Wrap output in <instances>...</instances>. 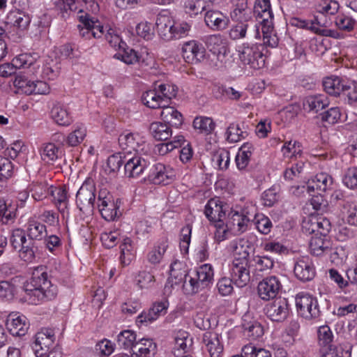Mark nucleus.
<instances>
[{
  "mask_svg": "<svg viewBox=\"0 0 357 357\" xmlns=\"http://www.w3.org/2000/svg\"><path fill=\"white\" fill-rule=\"evenodd\" d=\"M24 292V299L31 304L37 302L51 301L57 295V287L52 284L48 278L46 267L40 266L33 269L31 281L20 287Z\"/></svg>",
  "mask_w": 357,
  "mask_h": 357,
  "instance_id": "1",
  "label": "nucleus"
},
{
  "mask_svg": "<svg viewBox=\"0 0 357 357\" xmlns=\"http://www.w3.org/2000/svg\"><path fill=\"white\" fill-rule=\"evenodd\" d=\"M119 144L123 150L131 153L132 151L137 153L127 160L124 165L125 174L130 178H135L142 174L147 168L149 162L138 154L144 150L145 142L138 133H133L128 130L122 132L119 138Z\"/></svg>",
  "mask_w": 357,
  "mask_h": 357,
  "instance_id": "2",
  "label": "nucleus"
},
{
  "mask_svg": "<svg viewBox=\"0 0 357 357\" xmlns=\"http://www.w3.org/2000/svg\"><path fill=\"white\" fill-rule=\"evenodd\" d=\"M250 252L248 247L238 244L234 249V259L229 268V275L234 284L238 287L246 286L250 280L249 268Z\"/></svg>",
  "mask_w": 357,
  "mask_h": 357,
  "instance_id": "3",
  "label": "nucleus"
},
{
  "mask_svg": "<svg viewBox=\"0 0 357 357\" xmlns=\"http://www.w3.org/2000/svg\"><path fill=\"white\" fill-rule=\"evenodd\" d=\"M10 242L13 248L17 251L21 260L29 264L35 261L38 252V244L26 237L24 229L20 228L14 229L10 236Z\"/></svg>",
  "mask_w": 357,
  "mask_h": 357,
  "instance_id": "4",
  "label": "nucleus"
},
{
  "mask_svg": "<svg viewBox=\"0 0 357 357\" xmlns=\"http://www.w3.org/2000/svg\"><path fill=\"white\" fill-rule=\"evenodd\" d=\"M213 269L211 264H205L198 267L184 281L183 289L185 294L193 295L210 287L213 280Z\"/></svg>",
  "mask_w": 357,
  "mask_h": 357,
  "instance_id": "5",
  "label": "nucleus"
},
{
  "mask_svg": "<svg viewBox=\"0 0 357 357\" xmlns=\"http://www.w3.org/2000/svg\"><path fill=\"white\" fill-rule=\"evenodd\" d=\"M98 195L93 180L86 178L76 194V205L84 214L90 215L97 205Z\"/></svg>",
  "mask_w": 357,
  "mask_h": 357,
  "instance_id": "6",
  "label": "nucleus"
},
{
  "mask_svg": "<svg viewBox=\"0 0 357 357\" xmlns=\"http://www.w3.org/2000/svg\"><path fill=\"white\" fill-rule=\"evenodd\" d=\"M121 199H116L114 202L113 196L107 189L99 190L96 206L102 217L107 221H113L121 215Z\"/></svg>",
  "mask_w": 357,
  "mask_h": 357,
  "instance_id": "7",
  "label": "nucleus"
},
{
  "mask_svg": "<svg viewBox=\"0 0 357 357\" xmlns=\"http://www.w3.org/2000/svg\"><path fill=\"white\" fill-rule=\"evenodd\" d=\"M263 50L262 45H250L248 43H243L238 50L240 60L245 65H249L254 69L261 68L265 64Z\"/></svg>",
  "mask_w": 357,
  "mask_h": 357,
  "instance_id": "8",
  "label": "nucleus"
},
{
  "mask_svg": "<svg viewBox=\"0 0 357 357\" xmlns=\"http://www.w3.org/2000/svg\"><path fill=\"white\" fill-rule=\"evenodd\" d=\"M296 307L298 314L305 319H317L321 315L317 299L309 294H297Z\"/></svg>",
  "mask_w": 357,
  "mask_h": 357,
  "instance_id": "9",
  "label": "nucleus"
},
{
  "mask_svg": "<svg viewBox=\"0 0 357 357\" xmlns=\"http://www.w3.org/2000/svg\"><path fill=\"white\" fill-rule=\"evenodd\" d=\"M78 15L79 24L77 25L79 36L84 39L100 38L105 33L102 25L98 20H94L88 13H84L82 10L79 11Z\"/></svg>",
  "mask_w": 357,
  "mask_h": 357,
  "instance_id": "10",
  "label": "nucleus"
},
{
  "mask_svg": "<svg viewBox=\"0 0 357 357\" xmlns=\"http://www.w3.org/2000/svg\"><path fill=\"white\" fill-rule=\"evenodd\" d=\"M264 310L272 321L282 322L289 314L290 306L287 298L278 297L266 304Z\"/></svg>",
  "mask_w": 357,
  "mask_h": 357,
  "instance_id": "11",
  "label": "nucleus"
},
{
  "mask_svg": "<svg viewBox=\"0 0 357 357\" xmlns=\"http://www.w3.org/2000/svg\"><path fill=\"white\" fill-rule=\"evenodd\" d=\"M256 15L261 25L264 44L271 47H276L278 44V38L274 31V16L272 10L256 13Z\"/></svg>",
  "mask_w": 357,
  "mask_h": 357,
  "instance_id": "12",
  "label": "nucleus"
},
{
  "mask_svg": "<svg viewBox=\"0 0 357 357\" xmlns=\"http://www.w3.org/2000/svg\"><path fill=\"white\" fill-rule=\"evenodd\" d=\"M55 341L54 330L51 328H43L35 335V340L32 344V349L36 357H43L47 352L52 351Z\"/></svg>",
  "mask_w": 357,
  "mask_h": 357,
  "instance_id": "13",
  "label": "nucleus"
},
{
  "mask_svg": "<svg viewBox=\"0 0 357 357\" xmlns=\"http://www.w3.org/2000/svg\"><path fill=\"white\" fill-rule=\"evenodd\" d=\"M282 287L280 280L278 277L275 275L268 276L259 282L257 293L260 298L264 301L275 299L282 289Z\"/></svg>",
  "mask_w": 357,
  "mask_h": 357,
  "instance_id": "14",
  "label": "nucleus"
},
{
  "mask_svg": "<svg viewBox=\"0 0 357 357\" xmlns=\"http://www.w3.org/2000/svg\"><path fill=\"white\" fill-rule=\"evenodd\" d=\"M175 176V171L170 166L156 163L151 168L148 178L155 185H167L174 180Z\"/></svg>",
  "mask_w": 357,
  "mask_h": 357,
  "instance_id": "15",
  "label": "nucleus"
},
{
  "mask_svg": "<svg viewBox=\"0 0 357 357\" xmlns=\"http://www.w3.org/2000/svg\"><path fill=\"white\" fill-rule=\"evenodd\" d=\"M205 55L204 47L196 40L186 42L183 45L182 56L188 63H197L205 58Z\"/></svg>",
  "mask_w": 357,
  "mask_h": 357,
  "instance_id": "16",
  "label": "nucleus"
},
{
  "mask_svg": "<svg viewBox=\"0 0 357 357\" xmlns=\"http://www.w3.org/2000/svg\"><path fill=\"white\" fill-rule=\"evenodd\" d=\"M204 22L213 31H222L228 27L229 19L222 12L208 7L204 14Z\"/></svg>",
  "mask_w": 357,
  "mask_h": 357,
  "instance_id": "17",
  "label": "nucleus"
},
{
  "mask_svg": "<svg viewBox=\"0 0 357 357\" xmlns=\"http://www.w3.org/2000/svg\"><path fill=\"white\" fill-rule=\"evenodd\" d=\"M202 342L211 357H221L224 347L220 334L213 331H206L202 335Z\"/></svg>",
  "mask_w": 357,
  "mask_h": 357,
  "instance_id": "18",
  "label": "nucleus"
},
{
  "mask_svg": "<svg viewBox=\"0 0 357 357\" xmlns=\"http://www.w3.org/2000/svg\"><path fill=\"white\" fill-rule=\"evenodd\" d=\"M226 204H224L218 198L210 199L205 206L204 214L211 222L224 221L226 216Z\"/></svg>",
  "mask_w": 357,
  "mask_h": 357,
  "instance_id": "19",
  "label": "nucleus"
},
{
  "mask_svg": "<svg viewBox=\"0 0 357 357\" xmlns=\"http://www.w3.org/2000/svg\"><path fill=\"white\" fill-rule=\"evenodd\" d=\"M232 10L230 17L232 21L250 22L253 15L252 8L248 6V0H231Z\"/></svg>",
  "mask_w": 357,
  "mask_h": 357,
  "instance_id": "20",
  "label": "nucleus"
},
{
  "mask_svg": "<svg viewBox=\"0 0 357 357\" xmlns=\"http://www.w3.org/2000/svg\"><path fill=\"white\" fill-rule=\"evenodd\" d=\"M169 303L167 300L155 302L148 311L142 312L137 318V322L140 324L151 323L160 316L167 313Z\"/></svg>",
  "mask_w": 357,
  "mask_h": 357,
  "instance_id": "21",
  "label": "nucleus"
},
{
  "mask_svg": "<svg viewBox=\"0 0 357 357\" xmlns=\"http://www.w3.org/2000/svg\"><path fill=\"white\" fill-rule=\"evenodd\" d=\"M294 272L295 276L303 282L310 281L315 276L314 267L307 257H302L296 261Z\"/></svg>",
  "mask_w": 357,
  "mask_h": 357,
  "instance_id": "22",
  "label": "nucleus"
},
{
  "mask_svg": "<svg viewBox=\"0 0 357 357\" xmlns=\"http://www.w3.org/2000/svg\"><path fill=\"white\" fill-rule=\"evenodd\" d=\"M249 268L256 277H261L264 273L271 270L274 266V261L267 256H254L249 259Z\"/></svg>",
  "mask_w": 357,
  "mask_h": 357,
  "instance_id": "23",
  "label": "nucleus"
},
{
  "mask_svg": "<svg viewBox=\"0 0 357 357\" xmlns=\"http://www.w3.org/2000/svg\"><path fill=\"white\" fill-rule=\"evenodd\" d=\"M332 184L333 178L325 172H321L317 174L312 181H308L306 185L303 186V188H306L309 194L315 190L317 192H324L331 187Z\"/></svg>",
  "mask_w": 357,
  "mask_h": 357,
  "instance_id": "24",
  "label": "nucleus"
},
{
  "mask_svg": "<svg viewBox=\"0 0 357 357\" xmlns=\"http://www.w3.org/2000/svg\"><path fill=\"white\" fill-rule=\"evenodd\" d=\"M331 228V225L329 220L325 218L310 219L304 220L303 223V229H305L307 233L313 234L317 232L320 236H327Z\"/></svg>",
  "mask_w": 357,
  "mask_h": 357,
  "instance_id": "25",
  "label": "nucleus"
},
{
  "mask_svg": "<svg viewBox=\"0 0 357 357\" xmlns=\"http://www.w3.org/2000/svg\"><path fill=\"white\" fill-rule=\"evenodd\" d=\"M7 326L10 333L13 336H24L29 328V323L24 315H10Z\"/></svg>",
  "mask_w": 357,
  "mask_h": 357,
  "instance_id": "26",
  "label": "nucleus"
},
{
  "mask_svg": "<svg viewBox=\"0 0 357 357\" xmlns=\"http://www.w3.org/2000/svg\"><path fill=\"white\" fill-rule=\"evenodd\" d=\"M205 43L208 50L214 54H217L218 59L220 57L225 56L228 50L227 41L220 34H213L207 36Z\"/></svg>",
  "mask_w": 357,
  "mask_h": 357,
  "instance_id": "27",
  "label": "nucleus"
},
{
  "mask_svg": "<svg viewBox=\"0 0 357 357\" xmlns=\"http://www.w3.org/2000/svg\"><path fill=\"white\" fill-rule=\"evenodd\" d=\"M50 114L53 121L60 126H68L73 122L68 107L63 104L56 103L54 105Z\"/></svg>",
  "mask_w": 357,
  "mask_h": 357,
  "instance_id": "28",
  "label": "nucleus"
},
{
  "mask_svg": "<svg viewBox=\"0 0 357 357\" xmlns=\"http://www.w3.org/2000/svg\"><path fill=\"white\" fill-rule=\"evenodd\" d=\"M310 253L315 256H321L332 251V243L326 236H312L309 245Z\"/></svg>",
  "mask_w": 357,
  "mask_h": 357,
  "instance_id": "29",
  "label": "nucleus"
},
{
  "mask_svg": "<svg viewBox=\"0 0 357 357\" xmlns=\"http://www.w3.org/2000/svg\"><path fill=\"white\" fill-rule=\"evenodd\" d=\"M160 116L163 121L171 127L179 128L183 123V117L180 112L174 107L164 104Z\"/></svg>",
  "mask_w": 357,
  "mask_h": 357,
  "instance_id": "30",
  "label": "nucleus"
},
{
  "mask_svg": "<svg viewBox=\"0 0 357 357\" xmlns=\"http://www.w3.org/2000/svg\"><path fill=\"white\" fill-rule=\"evenodd\" d=\"M185 266L180 261H176L172 263L170 266V276L168 282L171 286L184 284V281H188L189 276Z\"/></svg>",
  "mask_w": 357,
  "mask_h": 357,
  "instance_id": "31",
  "label": "nucleus"
},
{
  "mask_svg": "<svg viewBox=\"0 0 357 357\" xmlns=\"http://www.w3.org/2000/svg\"><path fill=\"white\" fill-rule=\"evenodd\" d=\"M347 82L337 76H331L325 78L323 81L324 91L334 96L343 93Z\"/></svg>",
  "mask_w": 357,
  "mask_h": 357,
  "instance_id": "32",
  "label": "nucleus"
},
{
  "mask_svg": "<svg viewBox=\"0 0 357 357\" xmlns=\"http://www.w3.org/2000/svg\"><path fill=\"white\" fill-rule=\"evenodd\" d=\"M174 21L166 14H159L157 16L155 26L158 34L165 40H171V31Z\"/></svg>",
  "mask_w": 357,
  "mask_h": 357,
  "instance_id": "33",
  "label": "nucleus"
},
{
  "mask_svg": "<svg viewBox=\"0 0 357 357\" xmlns=\"http://www.w3.org/2000/svg\"><path fill=\"white\" fill-rule=\"evenodd\" d=\"M53 197V202L57 207L59 211L63 213L68 206V192L65 186L56 188L50 186V194Z\"/></svg>",
  "mask_w": 357,
  "mask_h": 357,
  "instance_id": "34",
  "label": "nucleus"
},
{
  "mask_svg": "<svg viewBox=\"0 0 357 357\" xmlns=\"http://www.w3.org/2000/svg\"><path fill=\"white\" fill-rule=\"evenodd\" d=\"M329 105V101L326 96L324 94H317L315 96H309L305 98L303 102L305 109L318 112L324 109Z\"/></svg>",
  "mask_w": 357,
  "mask_h": 357,
  "instance_id": "35",
  "label": "nucleus"
},
{
  "mask_svg": "<svg viewBox=\"0 0 357 357\" xmlns=\"http://www.w3.org/2000/svg\"><path fill=\"white\" fill-rule=\"evenodd\" d=\"M149 131L152 137L158 141H166L172 135L171 126L165 122H153L149 126Z\"/></svg>",
  "mask_w": 357,
  "mask_h": 357,
  "instance_id": "36",
  "label": "nucleus"
},
{
  "mask_svg": "<svg viewBox=\"0 0 357 357\" xmlns=\"http://www.w3.org/2000/svg\"><path fill=\"white\" fill-rule=\"evenodd\" d=\"M6 20L7 24H11L21 31L26 29L31 22L29 16L20 10L10 11L8 14Z\"/></svg>",
  "mask_w": 357,
  "mask_h": 357,
  "instance_id": "37",
  "label": "nucleus"
},
{
  "mask_svg": "<svg viewBox=\"0 0 357 357\" xmlns=\"http://www.w3.org/2000/svg\"><path fill=\"white\" fill-rule=\"evenodd\" d=\"M26 234L28 238L37 243V241H40L47 237L46 226L38 221H29Z\"/></svg>",
  "mask_w": 357,
  "mask_h": 357,
  "instance_id": "38",
  "label": "nucleus"
},
{
  "mask_svg": "<svg viewBox=\"0 0 357 357\" xmlns=\"http://www.w3.org/2000/svg\"><path fill=\"white\" fill-rule=\"evenodd\" d=\"M121 255L120 261L123 266L129 265L135 258V250L132 241L128 238H123L120 244Z\"/></svg>",
  "mask_w": 357,
  "mask_h": 357,
  "instance_id": "39",
  "label": "nucleus"
},
{
  "mask_svg": "<svg viewBox=\"0 0 357 357\" xmlns=\"http://www.w3.org/2000/svg\"><path fill=\"white\" fill-rule=\"evenodd\" d=\"M291 24L300 29L309 30L314 33L321 36L335 37L333 35L334 31L328 29H317L313 25L310 20L301 19L299 17H293L291 19Z\"/></svg>",
  "mask_w": 357,
  "mask_h": 357,
  "instance_id": "40",
  "label": "nucleus"
},
{
  "mask_svg": "<svg viewBox=\"0 0 357 357\" xmlns=\"http://www.w3.org/2000/svg\"><path fill=\"white\" fill-rule=\"evenodd\" d=\"M114 57L122 61L126 64H134L139 62L140 57L133 49L128 47L126 43H122L120 50Z\"/></svg>",
  "mask_w": 357,
  "mask_h": 357,
  "instance_id": "41",
  "label": "nucleus"
},
{
  "mask_svg": "<svg viewBox=\"0 0 357 357\" xmlns=\"http://www.w3.org/2000/svg\"><path fill=\"white\" fill-rule=\"evenodd\" d=\"M242 327L243 328L244 335L251 340H257L264 334L263 327L261 324L256 320L247 321L245 319H243Z\"/></svg>",
  "mask_w": 357,
  "mask_h": 357,
  "instance_id": "42",
  "label": "nucleus"
},
{
  "mask_svg": "<svg viewBox=\"0 0 357 357\" xmlns=\"http://www.w3.org/2000/svg\"><path fill=\"white\" fill-rule=\"evenodd\" d=\"M59 148L53 143L43 144L40 150L41 159L50 165H53L59 158Z\"/></svg>",
  "mask_w": 357,
  "mask_h": 357,
  "instance_id": "43",
  "label": "nucleus"
},
{
  "mask_svg": "<svg viewBox=\"0 0 357 357\" xmlns=\"http://www.w3.org/2000/svg\"><path fill=\"white\" fill-rule=\"evenodd\" d=\"M167 248V241L165 239L161 241L148 252L147 261L153 265L160 264Z\"/></svg>",
  "mask_w": 357,
  "mask_h": 357,
  "instance_id": "44",
  "label": "nucleus"
},
{
  "mask_svg": "<svg viewBox=\"0 0 357 357\" xmlns=\"http://www.w3.org/2000/svg\"><path fill=\"white\" fill-rule=\"evenodd\" d=\"M142 101L146 106L152 109L161 108L165 104L156 88L144 92L142 96Z\"/></svg>",
  "mask_w": 357,
  "mask_h": 357,
  "instance_id": "45",
  "label": "nucleus"
},
{
  "mask_svg": "<svg viewBox=\"0 0 357 357\" xmlns=\"http://www.w3.org/2000/svg\"><path fill=\"white\" fill-rule=\"evenodd\" d=\"M137 335L135 333L130 330L121 331L117 336V344L120 348L124 349H130L132 351L135 344Z\"/></svg>",
  "mask_w": 357,
  "mask_h": 357,
  "instance_id": "46",
  "label": "nucleus"
},
{
  "mask_svg": "<svg viewBox=\"0 0 357 357\" xmlns=\"http://www.w3.org/2000/svg\"><path fill=\"white\" fill-rule=\"evenodd\" d=\"M235 24L232 25L229 31V37L233 40H241L246 38L249 26L247 21H234Z\"/></svg>",
  "mask_w": 357,
  "mask_h": 357,
  "instance_id": "47",
  "label": "nucleus"
},
{
  "mask_svg": "<svg viewBox=\"0 0 357 357\" xmlns=\"http://www.w3.org/2000/svg\"><path fill=\"white\" fill-rule=\"evenodd\" d=\"M155 344L152 340L142 338L136 342L132 354L137 356H146L151 350H154Z\"/></svg>",
  "mask_w": 357,
  "mask_h": 357,
  "instance_id": "48",
  "label": "nucleus"
},
{
  "mask_svg": "<svg viewBox=\"0 0 357 357\" xmlns=\"http://www.w3.org/2000/svg\"><path fill=\"white\" fill-rule=\"evenodd\" d=\"M193 127L200 132L208 135L215 129V124L211 118L198 116L193 121Z\"/></svg>",
  "mask_w": 357,
  "mask_h": 357,
  "instance_id": "49",
  "label": "nucleus"
},
{
  "mask_svg": "<svg viewBox=\"0 0 357 357\" xmlns=\"http://www.w3.org/2000/svg\"><path fill=\"white\" fill-rule=\"evenodd\" d=\"M351 347H346L344 349L340 347H325L319 349L321 357H351Z\"/></svg>",
  "mask_w": 357,
  "mask_h": 357,
  "instance_id": "50",
  "label": "nucleus"
},
{
  "mask_svg": "<svg viewBox=\"0 0 357 357\" xmlns=\"http://www.w3.org/2000/svg\"><path fill=\"white\" fill-rule=\"evenodd\" d=\"M86 135V128L82 125L77 126L75 130L69 133L67 136L66 143L69 146H76L84 140Z\"/></svg>",
  "mask_w": 357,
  "mask_h": 357,
  "instance_id": "51",
  "label": "nucleus"
},
{
  "mask_svg": "<svg viewBox=\"0 0 357 357\" xmlns=\"http://www.w3.org/2000/svg\"><path fill=\"white\" fill-rule=\"evenodd\" d=\"M33 83L32 81L25 76L17 75L14 81V86L17 89L18 93L26 95L33 94Z\"/></svg>",
  "mask_w": 357,
  "mask_h": 357,
  "instance_id": "52",
  "label": "nucleus"
},
{
  "mask_svg": "<svg viewBox=\"0 0 357 357\" xmlns=\"http://www.w3.org/2000/svg\"><path fill=\"white\" fill-rule=\"evenodd\" d=\"M185 12L190 15H197L206 11L210 7L208 3L203 0H186L184 3Z\"/></svg>",
  "mask_w": 357,
  "mask_h": 357,
  "instance_id": "53",
  "label": "nucleus"
},
{
  "mask_svg": "<svg viewBox=\"0 0 357 357\" xmlns=\"http://www.w3.org/2000/svg\"><path fill=\"white\" fill-rule=\"evenodd\" d=\"M227 139L231 143H234L245 139L248 133L243 131L238 124L231 123L226 131Z\"/></svg>",
  "mask_w": 357,
  "mask_h": 357,
  "instance_id": "54",
  "label": "nucleus"
},
{
  "mask_svg": "<svg viewBox=\"0 0 357 357\" xmlns=\"http://www.w3.org/2000/svg\"><path fill=\"white\" fill-rule=\"evenodd\" d=\"M333 333L328 326H320L318 329V340L320 349L333 347Z\"/></svg>",
  "mask_w": 357,
  "mask_h": 357,
  "instance_id": "55",
  "label": "nucleus"
},
{
  "mask_svg": "<svg viewBox=\"0 0 357 357\" xmlns=\"http://www.w3.org/2000/svg\"><path fill=\"white\" fill-rule=\"evenodd\" d=\"M8 201L0 199V220L3 224H8L15 217V208Z\"/></svg>",
  "mask_w": 357,
  "mask_h": 357,
  "instance_id": "56",
  "label": "nucleus"
},
{
  "mask_svg": "<svg viewBox=\"0 0 357 357\" xmlns=\"http://www.w3.org/2000/svg\"><path fill=\"white\" fill-rule=\"evenodd\" d=\"M339 9V3L336 1L324 0L317 6L316 10L321 15H335Z\"/></svg>",
  "mask_w": 357,
  "mask_h": 357,
  "instance_id": "57",
  "label": "nucleus"
},
{
  "mask_svg": "<svg viewBox=\"0 0 357 357\" xmlns=\"http://www.w3.org/2000/svg\"><path fill=\"white\" fill-rule=\"evenodd\" d=\"M14 172V165L9 158L0 155V180L6 181Z\"/></svg>",
  "mask_w": 357,
  "mask_h": 357,
  "instance_id": "58",
  "label": "nucleus"
},
{
  "mask_svg": "<svg viewBox=\"0 0 357 357\" xmlns=\"http://www.w3.org/2000/svg\"><path fill=\"white\" fill-rule=\"evenodd\" d=\"M156 89L160 96L162 98V100L165 103H168L171 99L175 98L176 96L177 88L174 85L162 84Z\"/></svg>",
  "mask_w": 357,
  "mask_h": 357,
  "instance_id": "59",
  "label": "nucleus"
},
{
  "mask_svg": "<svg viewBox=\"0 0 357 357\" xmlns=\"http://www.w3.org/2000/svg\"><path fill=\"white\" fill-rule=\"evenodd\" d=\"M19 292L17 287L13 284L12 281H0V298L7 300H11L14 295Z\"/></svg>",
  "mask_w": 357,
  "mask_h": 357,
  "instance_id": "60",
  "label": "nucleus"
},
{
  "mask_svg": "<svg viewBox=\"0 0 357 357\" xmlns=\"http://www.w3.org/2000/svg\"><path fill=\"white\" fill-rule=\"evenodd\" d=\"M100 240L105 248L110 249L120 241V234L118 231L103 232L101 234Z\"/></svg>",
  "mask_w": 357,
  "mask_h": 357,
  "instance_id": "61",
  "label": "nucleus"
},
{
  "mask_svg": "<svg viewBox=\"0 0 357 357\" xmlns=\"http://www.w3.org/2000/svg\"><path fill=\"white\" fill-rule=\"evenodd\" d=\"M190 30V25L187 22L174 23L171 31V40L179 39L188 35Z\"/></svg>",
  "mask_w": 357,
  "mask_h": 357,
  "instance_id": "62",
  "label": "nucleus"
},
{
  "mask_svg": "<svg viewBox=\"0 0 357 357\" xmlns=\"http://www.w3.org/2000/svg\"><path fill=\"white\" fill-rule=\"evenodd\" d=\"M60 67L59 64L51 60L50 62H47L43 68V76L50 80L55 79L59 75Z\"/></svg>",
  "mask_w": 357,
  "mask_h": 357,
  "instance_id": "63",
  "label": "nucleus"
},
{
  "mask_svg": "<svg viewBox=\"0 0 357 357\" xmlns=\"http://www.w3.org/2000/svg\"><path fill=\"white\" fill-rule=\"evenodd\" d=\"M343 96H344L345 100L348 104L356 106L357 105V82L347 83L346 87L344 89Z\"/></svg>",
  "mask_w": 357,
  "mask_h": 357,
  "instance_id": "64",
  "label": "nucleus"
}]
</instances>
